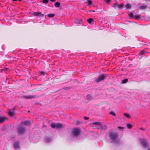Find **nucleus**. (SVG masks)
<instances>
[{"label":"nucleus","mask_w":150,"mask_h":150,"mask_svg":"<svg viewBox=\"0 0 150 150\" xmlns=\"http://www.w3.org/2000/svg\"><path fill=\"white\" fill-rule=\"evenodd\" d=\"M106 77L107 76L106 74H102L100 76L96 78L95 79L96 82H99L105 79Z\"/></svg>","instance_id":"7ed1b4c3"},{"label":"nucleus","mask_w":150,"mask_h":150,"mask_svg":"<svg viewBox=\"0 0 150 150\" xmlns=\"http://www.w3.org/2000/svg\"><path fill=\"white\" fill-rule=\"evenodd\" d=\"M148 150H150V147L148 149Z\"/></svg>","instance_id":"58836bf2"},{"label":"nucleus","mask_w":150,"mask_h":150,"mask_svg":"<svg viewBox=\"0 0 150 150\" xmlns=\"http://www.w3.org/2000/svg\"><path fill=\"white\" fill-rule=\"evenodd\" d=\"M140 143L142 144L143 147L146 148L148 145L147 140L144 139H139Z\"/></svg>","instance_id":"20e7f679"},{"label":"nucleus","mask_w":150,"mask_h":150,"mask_svg":"<svg viewBox=\"0 0 150 150\" xmlns=\"http://www.w3.org/2000/svg\"><path fill=\"white\" fill-rule=\"evenodd\" d=\"M40 15V13L38 12H34L33 15L35 16H38Z\"/></svg>","instance_id":"4be33fe9"},{"label":"nucleus","mask_w":150,"mask_h":150,"mask_svg":"<svg viewBox=\"0 0 150 150\" xmlns=\"http://www.w3.org/2000/svg\"><path fill=\"white\" fill-rule=\"evenodd\" d=\"M49 0H42V2L44 4H47L48 3Z\"/></svg>","instance_id":"bb28decb"},{"label":"nucleus","mask_w":150,"mask_h":150,"mask_svg":"<svg viewBox=\"0 0 150 150\" xmlns=\"http://www.w3.org/2000/svg\"><path fill=\"white\" fill-rule=\"evenodd\" d=\"M35 97V96L31 95H29L28 96H24L23 97V98H25V99H31L32 98H33Z\"/></svg>","instance_id":"9b49d317"},{"label":"nucleus","mask_w":150,"mask_h":150,"mask_svg":"<svg viewBox=\"0 0 150 150\" xmlns=\"http://www.w3.org/2000/svg\"><path fill=\"white\" fill-rule=\"evenodd\" d=\"M146 53V52L145 51V50H141L139 53V55L140 56L142 55H143L145 54Z\"/></svg>","instance_id":"f3484780"},{"label":"nucleus","mask_w":150,"mask_h":150,"mask_svg":"<svg viewBox=\"0 0 150 150\" xmlns=\"http://www.w3.org/2000/svg\"><path fill=\"white\" fill-rule=\"evenodd\" d=\"M82 22V20H78L76 19V20L75 21H74V23L76 24H81Z\"/></svg>","instance_id":"4468645a"},{"label":"nucleus","mask_w":150,"mask_h":150,"mask_svg":"<svg viewBox=\"0 0 150 150\" xmlns=\"http://www.w3.org/2000/svg\"><path fill=\"white\" fill-rule=\"evenodd\" d=\"M25 130V129L24 128L21 126L18 129V134H21L23 133L24 132Z\"/></svg>","instance_id":"0eeeda50"},{"label":"nucleus","mask_w":150,"mask_h":150,"mask_svg":"<svg viewBox=\"0 0 150 150\" xmlns=\"http://www.w3.org/2000/svg\"><path fill=\"white\" fill-rule=\"evenodd\" d=\"M60 4L59 2H56L54 4V5L56 7H58L59 6Z\"/></svg>","instance_id":"6ab92c4d"},{"label":"nucleus","mask_w":150,"mask_h":150,"mask_svg":"<svg viewBox=\"0 0 150 150\" xmlns=\"http://www.w3.org/2000/svg\"><path fill=\"white\" fill-rule=\"evenodd\" d=\"M13 146L15 149H16L19 148V143L18 142H15L13 145Z\"/></svg>","instance_id":"1a4fd4ad"},{"label":"nucleus","mask_w":150,"mask_h":150,"mask_svg":"<svg viewBox=\"0 0 150 150\" xmlns=\"http://www.w3.org/2000/svg\"><path fill=\"white\" fill-rule=\"evenodd\" d=\"M108 135L109 138L113 142L115 143L120 142L119 140L118 139V134L117 133L110 130L109 132Z\"/></svg>","instance_id":"f257e3e1"},{"label":"nucleus","mask_w":150,"mask_h":150,"mask_svg":"<svg viewBox=\"0 0 150 150\" xmlns=\"http://www.w3.org/2000/svg\"><path fill=\"white\" fill-rule=\"evenodd\" d=\"M51 126L53 128H59L62 127V125L59 123L56 124L54 123H52L51 124Z\"/></svg>","instance_id":"39448f33"},{"label":"nucleus","mask_w":150,"mask_h":150,"mask_svg":"<svg viewBox=\"0 0 150 150\" xmlns=\"http://www.w3.org/2000/svg\"><path fill=\"white\" fill-rule=\"evenodd\" d=\"M127 126L128 128L130 129L132 127V125L130 124H127Z\"/></svg>","instance_id":"393cba45"},{"label":"nucleus","mask_w":150,"mask_h":150,"mask_svg":"<svg viewBox=\"0 0 150 150\" xmlns=\"http://www.w3.org/2000/svg\"><path fill=\"white\" fill-rule=\"evenodd\" d=\"M129 16L130 18H134L137 19H138L140 16L141 15H137L134 16L133 13L130 12L129 13Z\"/></svg>","instance_id":"423d86ee"},{"label":"nucleus","mask_w":150,"mask_h":150,"mask_svg":"<svg viewBox=\"0 0 150 150\" xmlns=\"http://www.w3.org/2000/svg\"><path fill=\"white\" fill-rule=\"evenodd\" d=\"M148 8V6L146 5L141 6L139 7V8L141 10L144 9Z\"/></svg>","instance_id":"f8f14e48"},{"label":"nucleus","mask_w":150,"mask_h":150,"mask_svg":"<svg viewBox=\"0 0 150 150\" xmlns=\"http://www.w3.org/2000/svg\"><path fill=\"white\" fill-rule=\"evenodd\" d=\"M92 125H98L100 127L101 126V123L98 122H93L92 123Z\"/></svg>","instance_id":"aec40b11"},{"label":"nucleus","mask_w":150,"mask_h":150,"mask_svg":"<svg viewBox=\"0 0 150 150\" xmlns=\"http://www.w3.org/2000/svg\"><path fill=\"white\" fill-rule=\"evenodd\" d=\"M45 72L43 71H41L40 72V75H42L43 76H44L45 74Z\"/></svg>","instance_id":"7c9ffc66"},{"label":"nucleus","mask_w":150,"mask_h":150,"mask_svg":"<svg viewBox=\"0 0 150 150\" xmlns=\"http://www.w3.org/2000/svg\"><path fill=\"white\" fill-rule=\"evenodd\" d=\"M3 46H4V45H3L2 46V48L3 49Z\"/></svg>","instance_id":"a19ab883"},{"label":"nucleus","mask_w":150,"mask_h":150,"mask_svg":"<svg viewBox=\"0 0 150 150\" xmlns=\"http://www.w3.org/2000/svg\"><path fill=\"white\" fill-rule=\"evenodd\" d=\"M125 6L126 7V8L127 9H129L131 8V4L129 3H127L125 5Z\"/></svg>","instance_id":"dca6fc26"},{"label":"nucleus","mask_w":150,"mask_h":150,"mask_svg":"<svg viewBox=\"0 0 150 150\" xmlns=\"http://www.w3.org/2000/svg\"><path fill=\"white\" fill-rule=\"evenodd\" d=\"M118 128L119 129H122L123 128V127H118Z\"/></svg>","instance_id":"e433bc0d"},{"label":"nucleus","mask_w":150,"mask_h":150,"mask_svg":"<svg viewBox=\"0 0 150 150\" xmlns=\"http://www.w3.org/2000/svg\"><path fill=\"white\" fill-rule=\"evenodd\" d=\"M92 1L90 0H88V3L89 6H90L92 4Z\"/></svg>","instance_id":"473e14b6"},{"label":"nucleus","mask_w":150,"mask_h":150,"mask_svg":"<svg viewBox=\"0 0 150 150\" xmlns=\"http://www.w3.org/2000/svg\"><path fill=\"white\" fill-rule=\"evenodd\" d=\"M86 98L87 99L89 100H91L92 99V97L90 95H87L86 96Z\"/></svg>","instance_id":"412c9836"},{"label":"nucleus","mask_w":150,"mask_h":150,"mask_svg":"<svg viewBox=\"0 0 150 150\" xmlns=\"http://www.w3.org/2000/svg\"><path fill=\"white\" fill-rule=\"evenodd\" d=\"M104 1L108 4L111 2V0H104Z\"/></svg>","instance_id":"c756f323"},{"label":"nucleus","mask_w":150,"mask_h":150,"mask_svg":"<svg viewBox=\"0 0 150 150\" xmlns=\"http://www.w3.org/2000/svg\"><path fill=\"white\" fill-rule=\"evenodd\" d=\"M45 142L46 143H49L51 141L52 139L50 138L47 137L45 138Z\"/></svg>","instance_id":"a211bd4d"},{"label":"nucleus","mask_w":150,"mask_h":150,"mask_svg":"<svg viewBox=\"0 0 150 150\" xmlns=\"http://www.w3.org/2000/svg\"><path fill=\"white\" fill-rule=\"evenodd\" d=\"M128 80L127 79H125L123 80L122 81V83H125L128 81Z\"/></svg>","instance_id":"c85d7f7f"},{"label":"nucleus","mask_w":150,"mask_h":150,"mask_svg":"<svg viewBox=\"0 0 150 150\" xmlns=\"http://www.w3.org/2000/svg\"><path fill=\"white\" fill-rule=\"evenodd\" d=\"M84 119L85 120H87L89 119V117H84Z\"/></svg>","instance_id":"f704fd0d"},{"label":"nucleus","mask_w":150,"mask_h":150,"mask_svg":"<svg viewBox=\"0 0 150 150\" xmlns=\"http://www.w3.org/2000/svg\"><path fill=\"white\" fill-rule=\"evenodd\" d=\"M55 16L54 14L50 13L47 15L48 16L49 18H52L54 17Z\"/></svg>","instance_id":"b1692460"},{"label":"nucleus","mask_w":150,"mask_h":150,"mask_svg":"<svg viewBox=\"0 0 150 150\" xmlns=\"http://www.w3.org/2000/svg\"><path fill=\"white\" fill-rule=\"evenodd\" d=\"M17 0H13V1H17Z\"/></svg>","instance_id":"ea45409f"},{"label":"nucleus","mask_w":150,"mask_h":150,"mask_svg":"<svg viewBox=\"0 0 150 150\" xmlns=\"http://www.w3.org/2000/svg\"><path fill=\"white\" fill-rule=\"evenodd\" d=\"M110 114L111 115L113 116H115L116 115L115 113L113 112H110Z\"/></svg>","instance_id":"2f4dec72"},{"label":"nucleus","mask_w":150,"mask_h":150,"mask_svg":"<svg viewBox=\"0 0 150 150\" xmlns=\"http://www.w3.org/2000/svg\"><path fill=\"white\" fill-rule=\"evenodd\" d=\"M8 115L11 117L13 116L14 115L15 112L13 111H9L8 112Z\"/></svg>","instance_id":"2eb2a0df"},{"label":"nucleus","mask_w":150,"mask_h":150,"mask_svg":"<svg viewBox=\"0 0 150 150\" xmlns=\"http://www.w3.org/2000/svg\"><path fill=\"white\" fill-rule=\"evenodd\" d=\"M148 1H149V0H148Z\"/></svg>","instance_id":"79ce46f5"},{"label":"nucleus","mask_w":150,"mask_h":150,"mask_svg":"<svg viewBox=\"0 0 150 150\" xmlns=\"http://www.w3.org/2000/svg\"><path fill=\"white\" fill-rule=\"evenodd\" d=\"M40 13V15L39 16H41V17H43L44 16V14H41V13Z\"/></svg>","instance_id":"c9c22d12"},{"label":"nucleus","mask_w":150,"mask_h":150,"mask_svg":"<svg viewBox=\"0 0 150 150\" xmlns=\"http://www.w3.org/2000/svg\"><path fill=\"white\" fill-rule=\"evenodd\" d=\"M100 127L101 129H107V127L105 125L102 126L101 125V126H100Z\"/></svg>","instance_id":"a878e982"},{"label":"nucleus","mask_w":150,"mask_h":150,"mask_svg":"<svg viewBox=\"0 0 150 150\" xmlns=\"http://www.w3.org/2000/svg\"><path fill=\"white\" fill-rule=\"evenodd\" d=\"M81 132V130L78 128H74L72 131L71 135L73 137L78 136Z\"/></svg>","instance_id":"f03ea898"},{"label":"nucleus","mask_w":150,"mask_h":150,"mask_svg":"<svg viewBox=\"0 0 150 150\" xmlns=\"http://www.w3.org/2000/svg\"><path fill=\"white\" fill-rule=\"evenodd\" d=\"M113 5L115 6V7L117 6V7H118L120 8H122L124 6V4H122L120 5L117 4H113Z\"/></svg>","instance_id":"ddd939ff"},{"label":"nucleus","mask_w":150,"mask_h":150,"mask_svg":"<svg viewBox=\"0 0 150 150\" xmlns=\"http://www.w3.org/2000/svg\"><path fill=\"white\" fill-rule=\"evenodd\" d=\"M124 115L126 117H127L129 118L130 117V116L129 115L126 113H124Z\"/></svg>","instance_id":"5701e85b"},{"label":"nucleus","mask_w":150,"mask_h":150,"mask_svg":"<svg viewBox=\"0 0 150 150\" xmlns=\"http://www.w3.org/2000/svg\"><path fill=\"white\" fill-rule=\"evenodd\" d=\"M93 20V19L92 18H90L88 19L87 21L89 23H91Z\"/></svg>","instance_id":"cd10ccee"},{"label":"nucleus","mask_w":150,"mask_h":150,"mask_svg":"<svg viewBox=\"0 0 150 150\" xmlns=\"http://www.w3.org/2000/svg\"><path fill=\"white\" fill-rule=\"evenodd\" d=\"M6 119H7L4 117L0 116V123L4 122Z\"/></svg>","instance_id":"9d476101"},{"label":"nucleus","mask_w":150,"mask_h":150,"mask_svg":"<svg viewBox=\"0 0 150 150\" xmlns=\"http://www.w3.org/2000/svg\"><path fill=\"white\" fill-rule=\"evenodd\" d=\"M50 0L52 2H55L56 1V0Z\"/></svg>","instance_id":"4c0bfd02"},{"label":"nucleus","mask_w":150,"mask_h":150,"mask_svg":"<svg viewBox=\"0 0 150 150\" xmlns=\"http://www.w3.org/2000/svg\"><path fill=\"white\" fill-rule=\"evenodd\" d=\"M21 125H26L29 126L30 125V121L28 120L21 122Z\"/></svg>","instance_id":"6e6552de"},{"label":"nucleus","mask_w":150,"mask_h":150,"mask_svg":"<svg viewBox=\"0 0 150 150\" xmlns=\"http://www.w3.org/2000/svg\"><path fill=\"white\" fill-rule=\"evenodd\" d=\"M8 70V68H5L4 69H2V71H4L5 72H6Z\"/></svg>","instance_id":"72a5a7b5"}]
</instances>
